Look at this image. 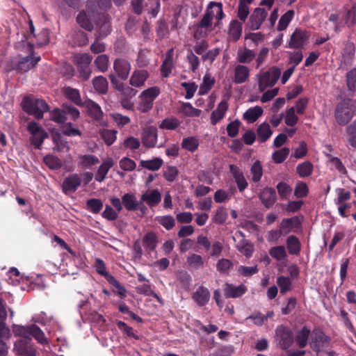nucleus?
Returning <instances> with one entry per match:
<instances>
[{
    "label": "nucleus",
    "mask_w": 356,
    "mask_h": 356,
    "mask_svg": "<svg viewBox=\"0 0 356 356\" xmlns=\"http://www.w3.org/2000/svg\"><path fill=\"white\" fill-rule=\"evenodd\" d=\"M22 104L23 110L38 120L43 118L44 113L50 109L48 104L42 99L25 97Z\"/></svg>",
    "instance_id": "obj_2"
},
{
    "label": "nucleus",
    "mask_w": 356,
    "mask_h": 356,
    "mask_svg": "<svg viewBox=\"0 0 356 356\" xmlns=\"http://www.w3.org/2000/svg\"><path fill=\"white\" fill-rule=\"evenodd\" d=\"M309 35L305 30L296 29L291 35L289 47L293 49L302 48L307 42Z\"/></svg>",
    "instance_id": "obj_10"
},
{
    "label": "nucleus",
    "mask_w": 356,
    "mask_h": 356,
    "mask_svg": "<svg viewBox=\"0 0 356 356\" xmlns=\"http://www.w3.org/2000/svg\"><path fill=\"white\" fill-rule=\"evenodd\" d=\"M147 77L148 73L146 70H135L129 79V83L134 87H140L144 84Z\"/></svg>",
    "instance_id": "obj_25"
},
{
    "label": "nucleus",
    "mask_w": 356,
    "mask_h": 356,
    "mask_svg": "<svg viewBox=\"0 0 356 356\" xmlns=\"http://www.w3.org/2000/svg\"><path fill=\"white\" fill-rule=\"evenodd\" d=\"M82 106L86 107L90 115L96 120H99L103 117V112L101 107L94 101L90 99L86 100Z\"/></svg>",
    "instance_id": "obj_17"
},
{
    "label": "nucleus",
    "mask_w": 356,
    "mask_h": 356,
    "mask_svg": "<svg viewBox=\"0 0 356 356\" xmlns=\"http://www.w3.org/2000/svg\"><path fill=\"white\" fill-rule=\"evenodd\" d=\"M109 58L106 54H101L98 56L95 61L94 64L99 72H105L108 69Z\"/></svg>",
    "instance_id": "obj_46"
},
{
    "label": "nucleus",
    "mask_w": 356,
    "mask_h": 356,
    "mask_svg": "<svg viewBox=\"0 0 356 356\" xmlns=\"http://www.w3.org/2000/svg\"><path fill=\"white\" fill-rule=\"evenodd\" d=\"M229 168L239 191H243L248 187V182L244 177L243 172L235 165H229Z\"/></svg>",
    "instance_id": "obj_14"
},
{
    "label": "nucleus",
    "mask_w": 356,
    "mask_h": 356,
    "mask_svg": "<svg viewBox=\"0 0 356 356\" xmlns=\"http://www.w3.org/2000/svg\"><path fill=\"white\" fill-rule=\"evenodd\" d=\"M277 284L280 289V293H286L291 290V280L289 277L285 276H280L277 278Z\"/></svg>",
    "instance_id": "obj_57"
},
{
    "label": "nucleus",
    "mask_w": 356,
    "mask_h": 356,
    "mask_svg": "<svg viewBox=\"0 0 356 356\" xmlns=\"http://www.w3.org/2000/svg\"><path fill=\"white\" fill-rule=\"evenodd\" d=\"M247 291V287L241 284L239 286H235L232 284H225L224 293L227 298H236L242 296Z\"/></svg>",
    "instance_id": "obj_15"
},
{
    "label": "nucleus",
    "mask_w": 356,
    "mask_h": 356,
    "mask_svg": "<svg viewBox=\"0 0 356 356\" xmlns=\"http://www.w3.org/2000/svg\"><path fill=\"white\" fill-rule=\"evenodd\" d=\"M111 117L119 127H122L131 122L128 116L123 115L119 113H111Z\"/></svg>",
    "instance_id": "obj_61"
},
{
    "label": "nucleus",
    "mask_w": 356,
    "mask_h": 356,
    "mask_svg": "<svg viewBox=\"0 0 356 356\" xmlns=\"http://www.w3.org/2000/svg\"><path fill=\"white\" fill-rule=\"evenodd\" d=\"M262 108L257 106L248 109L243 114V118L250 122H254L262 115Z\"/></svg>",
    "instance_id": "obj_35"
},
{
    "label": "nucleus",
    "mask_w": 356,
    "mask_h": 356,
    "mask_svg": "<svg viewBox=\"0 0 356 356\" xmlns=\"http://www.w3.org/2000/svg\"><path fill=\"white\" fill-rule=\"evenodd\" d=\"M348 142L351 146L356 148V120L346 128Z\"/></svg>",
    "instance_id": "obj_60"
},
{
    "label": "nucleus",
    "mask_w": 356,
    "mask_h": 356,
    "mask_svg": "<svg viewBox=\"0 0 356 356\" xmlns=\"http://www.w3.org/2000/svg\"><path fill=\"white\" fill-rule=\"evenodd\" d=\"M310 330L304 327L301 330L298 332L296 341L300 348H304L307 346L308 337Z\"/></svg>",
    "instance_id": "obj_49"
},
{
    "label": "nucleus",
    "mask_w": 356,
    "mask_h": 356,
    "mask_svg": "<svg viewBox=\"0 0 356 356\" xmlns=\"http://www.w3.org/2000/svg\"><path fill=\"white\" fill-rule=\"evenodd\" d=\"M198 146V139L194 136L185 138L183 139L181 143L182 148L191 152H195L197 149Z\"/></svg>",
    "instance_id": "obj_44"
},
{
    "label": "nucleus",
    "mask_w": 356,
    "mask_h": 356,
    "mask_svg": "<svg viewBox=\"0 0 356 356\" xmlns=\"http://www.w3.org/2000/svg\"><path fill=\"white\" fill-rule=\"evenodd\" d=\"M180 111L184 115L192 117H198L201 113V111L200 109L193 108L188 102L182 103Z\"/></svg>",
    "instance_id": "obj_58"
},
{
    "label": "nucleus",
    "mask_w": 356,
    "mask_h": 356,
    "mask_svg": "<svg viewBox=\"0 0 356 356\" xmlns=\"http://www.w3.org/2000/svg\"><path fill=\"white\" fill-rule=\"evenodd\" d=\"M273 134L270 125L264 122L257 128L258 138L261 142L266 141Z\"/></svg>",
    "instance_id": "obj_38"
},
{
    "label": "nucleus",
    "mask_w": 356,
    "mask_h": 356,
    "mask_svg": "<svg viewBox=\"0 0 356 356\" xmlns=\"http://www.w3.org/2000/svg\"><path fill=\"white\" fill-rule=\"evenodd\" d=\"M40 60V56L33 58L30 56L13 60L8 64V70H15L18 74H23L34 67Z\"/></svg>",
    "instance_id": "obj_3"
},
{
    "label": "nucleus",
    "mask_w": 356,
    "mask_h": 356,
    "mask_svg": "<svg viewBox=\"0 0 356 356\" xmlns=\"http://www.w3.org/2000/svg\"><path fill=\"white\" fill-rule=\"evenodd\" d=\"M346 85L349 90L356 91V68H353L346 73Z\"/></svg>",
    "instance_id": "obj_55"
},
{
    "label": "nucleus",
    "mask_w": 356,
    "mask_h": 356,
    "mask_svg": "<svg viewBox=\"0 0 356 356\" xmlns=\"http://www.w3.org/2000/svg\"><path fill=\"white\" fill-rule=\"evenodd\" d=\"M260 199L267 208L272 207L276 201V192L273 188H265L260 195Z\"/></svg>",
    "instance_id": "obj_19"
},
{
    "label": "nucleus",
    "mask_w": 356,
    "mask_h": 356,
    "mask_svg": "<svg viewBox=\"0 0 356 356\" xmlns=\"http://www.w3.org/2000/svg\"><path fill=\"white\" fill-rule=\"evenodd\" d=\"M73 46L83 47L88 43V35L83 31H75L72 37Z\"/></svg>",
    "instance_id": "obj_33"
},
{
    "label": "nucleus",
    "mask_w": 356,
    "mask_h": 356,
    "mask_svg": "<svg viewBox=\"0 0 356 356\" xmlns=\"http://www.w3.org/2000/svg\"><path fill=\"white\" fill-rule=\"evenodd\" d=\"M114 162L111 158H108L104 161L101 165L99 167L96 175L95 180L98 182H102L109 171V170L113 166Z\"/></svg>",
    "instance_id": "obj_23"
},
{
    "label": "nucleus",
    "mask_w": 356,
    "mask_h": 356,
    "mask_svg": "<svg viewBox=\"0 0 356 356\" xmlns=\"http://www.w3.org/2000/svg\"><path fill=\"white\" fill-rule=\"evenodd\" d=\"M140 202L143 204L145 203L149 207H153L156 205V189L151 191L150 193L145 192L141 195Z\"/></svg>",
    "instance_id": "obj_53"
},
{
    "label": "nucleus",
    "mask_w": 356,
    "mask_h": 356,
    "mask_svg": "<svg viewBox=\"0 0 356 356\" xmlns=\"http://www.w3.org/2000/svg\"><path fill=\"white\" fill-rule=\"evenodd\" d=\"M330 341V338L327 336H326L323 332H316L311 344L312 348L314 351L318 353L321 351L323 348L327 347L329 346Z\"/></svg>",
    "instance_id": "obj_16"
},
{
    "label": "nucleus",
    "mask_w": 356,
    "mask_h": 356,
    "mask_svg": "<svg viewBox=\"0 0 356 356\" xmlns=\"http://www.w3.org/2000/svg\"><path fill=\"white\" fill-rule=\"evenodd\" d=\"M250 76V69L243 65H237L234 68V81L240 84L245 83Z\"/></svg>",
    "instance_id": "obj_20"
},
{
    "label": "nucleus",
    "mask_w": 356,
    "mask_h": 356,
    "mask_svg": "<svg viewBox=\"0 0 356 356\" xmlns=\"http://www.w3.org/2000/svg\"><path fill=\"white\" fill-rule=\"evenodd\" d=\"M248 0H240L238 7V17L243 22H245L250 13L248 4Z\"/></svg>",
    "instance_id": "obj_50"
},
{
    "label": "nucleus",
    "mask_w": 356,
    "mask_h": 356,
    "mask_svg": "<svg viewBox=\"0 0 356 356\" xmlns=\"http://www.w3.org/2000/svg\"><path fill=\"white\" fill-rule=\"evenodd\" d=\"M122 203L129 211L139 210L142 214H145L147 211L146 206L138 202L135 194L131 193H125L122 197Z\"/></svg>",
    "instance_id": "obj_7"
},
{
    "label": "nucleus",
    "mask_w": 356,
    "mask_h": 356,
    "mask_svg": "<svg viewBox=\"0 0 356 356\" xmlns=\"http://www.w3.org/2000/svg\"><path fill=\"white\" fill-rule=\"evenodd\" d=\"M95 266L96 271L104 276L108 282H115V277L106 271V264L101 259H96Z\"/></svg>",
    "instance_id": "obj_32"
},
{
    "label": "nucleus",
    "mask_w": 356,
    "mask_h": 356,
    "mask_svg": "<svg viewBox=\"0 0 356 356\" xmlns=\"http://www.w3.org/2000/svg\"><path fill=\"white\" fill-rule=\"evenodd\" d=\"M345 23L348 26H352L355 24L356 22V7L353 6L350 9H348L346 12L344 17Z\"/></svg>",
    "instance_id": "obj_62"
},
{
    "label": "nucleus",
    "mask_w": 356,
    "mask_h": 356,
    "mask_svg": "<svg viewBox=\"0 0 356 356\" xmlns=\"http://www.w3.org/2000/svg\"><path fill=\"white\" fill-rule=\"evenodd\" d=\"M268 12L261 8H257L251 15L248 21V26L251 30H258L263 22L266 19Z\"/></svg>",
    "instance_id": "obj_12"
},
{
    "label": "nucleus",
    "mask_w": 356,
    "mask_h": 356,
    "mask_svg": "<svg viewBox=\"0 0 356 356\" xmlns=\"http://www.w3.org/2000/svg\"><path fill=\"white\" fill-rule=\"evenodd\" d=\"M228 108L227 102L225 100L220 102L217 108L212 112L211 122L212 124H216L220 122L224 117Z\"/></svg>",
    "instance_id": "obj_26"
},
{
    "label": "nucleus",
    "mask_w": 356,
    "mask_h": 356,
    "mask_svg": "<svg viewBox=\"0 0 356 356\" xmlns=\"http://www.w3.org/2000/svg\"><path fill=\"white\" fill-rule=\"evenodd\" d=\"M254 50L246 47L239 48L236 54V60L240 63L248 64L255 58Z\"/></svg>",
    "instance_id": "obj_18"
},
{
    "label": "nucleus",
    "mask_w": 356,
    "mask_h": 356,
    "mask_svg": "<svg viewBox=\"0 0 356 356\" xmlns=\"http://www.w3.org/2000/svg\"><path fill=\"white\" fill-rule=\"evenodd\" d=\"M143 143L145 146L154 147L156 145V127H147L143 134Z\"/></svg>",
    "instance_id": "obj_21"
},
{
    "label": "nucleus",
    "mask_w": 356,
    "mask_h": 356,
    "mask_svg": "<svg viewBox=\"0 0 356 356\" xmlns=\"http://www.w3.org/2000/svg\"><path fill=\"white\" fill-rule=\"evenodd\" d=\"M355 48L353 43H348L346 45L343 53L344 62L349 63L355 56Z\"/></svg>",
    "instance_id": "obj_64"
},
{
    "label": "nucleus",
    "mask_w": 356,
    "mask_h": 356,
    "mask_svg": "<svg viewBox=\"0 0 356 356\" xmlns=\"http://www.w3.org/2000/svg\"><path fill=\"white\" fill-rule=\"evenodd\" d=\"M111 17L108 14H102L97 19L96 24L98 27L97 31V39H102L111 32Z\"/></svg>",
    "instance_id": "obj_9"
},
{
    "label": "nucleus",
    "mask_w": 356,
    "mask_h": 356,
    "mask_svg": "<svg viewBox=\"0 0 356 356\" xmlns=\"http://www.w3.org/2000/svg\"><path fill=\"white\" fill-rule=\"evenodd\" d=\"M186 263L191 268L197 270L203 266L204 260L200 255L193 253L187 257Z\"/></svg>",
    "instance_id": "obj_40"
},
{
    "label": "nucleus",
    "mask_w": 356,
    "mask_h": 356,
    "mask_svg": "<svg viewBox=\"0 0 356 356\" xmlns=\"http://www.w3.org/2000/svg\"><path fill=\"white\" fill-rule=\"evenodd\" d=\"M143 245L148 252L153 251L156 248V234L149 232L143 238Z\"/></svg>",
    "instance_id": "obj_42"
},
{
    "label": "nucleus",
    "mask_w": 356,
    "mask_h": 356,
    "mask_svg": "<svg viewBox=\"0 0 356 356\" xmlns=\"http://www.w3.org/2000/svg\"><path fill=\"white\" fill-rule=\"evenodd\" d=\"M250 174L252 175V180L254 183H257L261 180L263 175V169L261 162L256 161L250 168Z\"/></svg>",
    "instance_id": "obj_47"
},
{
    "label": "nucleus",
    "mask_w": 356,
    "mask_h": 356,
    "mask_svg": "<svg viewBox=\"0 0 356 356\" xmlns=\"http://www.w3.org/2000/svg\"><path fill=\"white\" fill-rule=\"evenodd\" d=\"M79 163L84 168H89L99 162V159L92 154H83L79 156Z\"/></svg>",
    "instance_id": "obj_43"
},
{
    "label": "nucleus",
    "mask_w": 356,
    "mask_h": 356,
    "mask_svg": "<svg viewBox=\"0 0 356 356\" xmlns=\"http://www.w3.org/2000/svg\"><path fill=\"white\" fill-rule=\"evenodd\" d=\"M296 170L301 177H309L312 173L313 165L310 162L305 161L298 164Z\"/></svg>",
    "instance_id": "obj_52"
},
{
    "label": "nucleus",
    "mask_w": 356,
    "mask_h": 356,
    "mask_svg": "<svg viewBox=\"0 0 356 356\" xmlns=\"http://www.w3.org/2000/svg\"><path fill=\"white\" fill-rule=\"evenodd\" d=\"M43 162L49 168L54 170H59L63 165L62 161L58 157L51 154L44 156Z\"/></svg>",
    "instance_id": "obj_36"
},
{
    "label": "nucleus",
    "mask_w": 356,
    "mask_h": 356,
    "mask_svg": "<svg viewBox=\"0 0 356 356\" xmlns=\"http://www.w3.org/2000/svg\"><path fill=\"white\" fill-rule=\"evenodd\" d=\"M275 333L276 340L282 349L286 350L292 345L294 336L289 328L283 325L278 326L276 328Z\"/></svg>",
    "instance_id": "obj_6"
},
{
    "label": "nucleus",
    "mask_w": 356,
    "mask_h": 356,
    "mask_svg": "<svg viewBox=\"0 0 356 356\" xmlns=\"http://www.w3.org/2000/svg\"><path fill=\"white\" fill-rule=\"evenodd\" d=\"M286 247L289 253L292 255H298L301 250V244L299 239L294 235H291L286 238Z\"/></svg>",
    "instance_id": "obj_28"
},
{
    "label": "nucleus",
    "mask_w": 356,
    "mask_h": 356,
    "mask_svg": "<svg viewBox=\"0 0 356 356\" xmlns=\"http://www.w3.org/2000/svg\"><path fill=\"white\" fill-rule=\"evenodd\" d=\"M113 69L121 79L126 80L131 70V65L127 60L119 58L114 60Z\"/></svg>",
    "instance_id": "obj_13"
},
{
    "label": "nucleus",
    "mask_w": 356,
    "mask_h": 356,
    "mask_svg": "<svg viewBox=\"0 0 356 356\" xmlns=\"http://www.w3.org/2000/svg\"><path fill=\"white\" fill-rule=\"evenodd\" d=\"M243 24L238 20H232L229 24V37L234 42L237 41L242 33Z\"/></svg>",
    "instance_id": "obj_29"
},
{
    "label": "nucleus",
    "mask_w": 356,
    "mask_h": 356,
    "mask_svg": "<svg viewBox=\"0 0 356 356\" xmlns=\"http://www.w3.org/2000/svg\"><path fill=\"white\" fill-rule=\"evenodd\" d=\"M117 133V131L113 129H103L100 132V136L104 143L110 146L115 141Z\"/></svg>",
    "instance_id": "obj_51"
},
{
    "label": "nucleus",
    "mask_w": 356,
    "mask_h": 356,
    "mask_svg": "<svg viewBox=\"0 0 356 356\" xmlns=\"http://www.w3.org/2000/svg\"><path fill=\"white\" fill-rule=\"evenodd\" d=\"M81 184L79 175L74 173L65 177L62 184V189L65 194L75 192Z\"/></svg>",
    "instance_id": "obj_11"
},
{
    "label": "nucleus",
    "mask_w": 356,
    "mask_h": 356,
    "mask_svg": "<svg viewBox=\"0 0 356 356\" xmlns=\"http://www.w3.org/2000/svg\"><path fill=\"white\" fill-rule=\"evenodd\" d=\"M104 207L100 199L92 198L86 202V209L93 213H98Z\"/></svg>",
    "instance_id": "obj_48"
},
{
    "label": "nucleus",
    "mask_w": 356,
    "mask_h": 356,
    "mask_svg": "<svg viewBox=\"0 0 356 356\" xmlns=\"http://www.w3.org/2000/svg\"><path fill=\"white\" fill-rule=\"evenodd\" d=\"M270 255L277 261H282L286 258L287 254L284 246L277 245L273 247L269 250Z\"/></svg>",
    "instance_id": "obj_45"
},
{
    "label": "nucleus",
    "mask_w": 356,
    "mask_h": 356,
    "mask_svg": "<svg viewBox=\"0 0 356 356\" xmlns=\"http://www.w3.org/2000/svg\"><path fill=\"white\" fill-rule=\"evenodd\" d=\"M281 75V70L277 67H272L262 73L259 78V89L264 92L268 87L274 86Z\"/></svg>",
    "instance_id": "obj_5"
},
{
    "label": "nucleus",
    "mask_w": 356,
    "mask_h": 356,
    "mask_svg": "<svg viewBox=\"0 0 356 356\" xmlns=\"http://www.w3.org/2000/svg\"><path fill=\"white\" fill-rule=\"evenodd\" d=\"M15 353L19 356H36L38 350L31 337L21 338L14 344Z\"/></svg>",
    "instance_id": "obj_4"
},
{
    "label": "nucleus",
    "mask_w": 356,
    "mask_h": 356,
    "mask_svg": "<svg viewBox=\"0 0 356 356\" xmlns=\"http://www.w3.org/2000/svg\"><path fill=\"white\" fill-rule=\"evenodd\" d=\"M92 56L88 53L76 54L73 56L72 61L77 68L90 66Z\"/></svg>",
    "instance_id": "obj_30"
},
{
    "label": "nucleus",
    "mask_w": 356,
    "mask_h": 356,
    "mask_svg": "<svg viewBox=\"0 0 356 356\" xmlns=\"http://www.w3.org/2000/svg\"><path fill=\"white\" fill-rule=\"evenodd\" d=\"M76 22L81 27L88 31L93 30V24L89 19L85 11H81L76 17Z\"/></svg>",
    "instance_id": "obj_41"
},
{
    "label": "nucleus",
    "mask_w": 356,
    "mask_h": 356,
    "mask_svg": "<svg viewBox=\"0 0 356 356\" xmlns=\"http://www.w3.org/2000/svg\"><path fill=\"white\" fill-rule=\"evenodd\" d=\"M63 93L66 98L72 101L79 106H82L83 102L81 100L79 90L76 88L67 86L63 88Z\"/></svg>",
    "instance_id": "obj_27"
},
{
    "label": "nucleus",
    "mask_w": 356,
    "mask_h": 356,
    "mask_svg": "<svg viewBox=\"0 0 356 356\" xmlns=\"http://www.w3.org/2000/svg\"><path fill=\"white\" fill-rule=\"evenodd\" d=\"M193 298L199 306H204L210 299V292L207 288L200 286L193 293Z\"/></svg>",
    "instance_id": "obj_24"
},
{
    "label": "nucleus",
    "mask_w": 356,
    "mask_h": 356,
    "mask_svg": "<svg viewBox=\"0 0 356 356\" xmlns=\"http://www.w3.org/2000/svg\"><path fill=\"white\" fill-rule=\"evenodd\" d=\"M156 98V86L151 87L144 90L140 95L139 110L143 113L148 112L153 106V102Z\"/></svg>",
    "instance_id": "obj_8"
},
{
    "label": "nucleus",
    "mask_w": 356,
    "mask_h": 356,
    "mask_svg": "<svg viewBox=\"0 0 356 356\" xmlns=\"http://www.w3.org/2000/svg\"><path fill=\"white\" fill-rule=\"evenodd\" d=\"M62 132L67 136H81V131L72 122L66 123L62 128Z\"/></svg>",
    "instance_id": "obj_54"
},
{
    "label": "nucleus",
    "mask_w": 356,
    "mask_h": 356,
    "mask_svg": "<svg viewBox=\"0 0 356 356\" xmlns=\"http://www.w3.org/2000/svg\"><path fill=\"white\" fill-rule=\"evenodd\" d=\"M49 119L57 124H65L67 120V115L64 108H56L50 111Z\"/></svg>",
    "instance_id": "obj_34"
},
{
    "label": "nucleus",
    "mask_w": 356,
    "mask_h": 356,
    "mask_svg": "<svg viewBox=\"0 0 356 356\" xmlns=\"http://www.w3.org/2000/svg\"><path fill=\"white\" fill-rule=\"evenodd\" d=\"M179 171L175 166H167L163 168V177L170 182L173 181L178 175Z\"/></svg>",
    "instance_id": "obj_63"
},
{
    "label": "nucleus",
    "mask_w": 356,
    "mask_h": 356,
    "mask_svg": "<svg viewBox=\"0 0 356 356\" xmlns=\"http://www.w3.org/2000/svg\"><path fill=\"white\" fill-rule=\"evenodd\" d=\"M92 85L99 94H106L108 91V84L106 79L103 76H97L92 80Z\"/></svg>",
    "instance_id": "obj_31"
},
{
    "label": "nucleus",
    "mask_w": 356,
    "mask_h": 356,
    "mask_svg": "<svg viewBox=\"0 0 356 356\" xmlns=\"http://www.w3.org/2000/svg\"><path fill=\"white\" fill-rule=\"evenodd\" d=\"M30 337H33L40 344L47 343V340L43 331L35 324L31 325Z\"/></svg>",
    "instance_id": "obj_37"
},
{
    "label": "nucleus",
    "mask_w": 356,
    "mask_h": 356,
    "mask_svg": "<svg viewBox=\"0 0 356 356\" xmlns=\"http://www.w3.org/2000/svg\"><path fill=\"white\" fill-rule=\"evenodd\" d=\"M294 14L295 13L293 10H289L282 15L277 24V30L280 31L285 30L293 19Z\"/></svg>",
    "instance_id": "obj_39"
},
{
    "label": "nucleus",
    "mask_w": 356,
    "mask_h": 356,
    "mask_svg": "<svg viewBox=\"0 0 356 356\" xmlns=\"http://www.w3.org/2000/svg\"><path fill=\"white\" fill-rule=\"evenodd\" d=\"M173 49H170L165 55V59L161 67V74L163 77H168L172 72L173 67Z\"/></svg>",
    "instance_id": "obj_22"
},
{
    "label": "nucleus",
    "mask_w": 356,
    "mask_h": 356,
    "mask_svg": "<svg viewBox=\"0 0 356 356\" xmlns=\"http://www.w3.org/2000/svg\"><path fill=\"white\" fill-rule=\"evenodd\" d=\"M209 8H213V10H215V19L218 21L216 26H218L219 22L222 20L225 16L222 10V3L211 1L209 3Z\"/></svg>",
    "instance_id": "obj_56"
},
{
    "label": "nucleus",
    "mask_w": 356,
    "mask_h": 356,
    "mask_svg": "<svg viewBox=\"0 0 356 356\" xmlns=\"http://www.w3.org/2000/svg\"><path fill=\"white\" fill-rule=\"evenodd\" d=\"M31 325L23 326L19 325H13V332L15 336L22 337V338L30 337Z\"/></svg>",
    "instance_id": "obj_59"
},
{
    "label": "nucleus",
    "mask_w": 356,
    "mask_h": 356,
    "mask_svg": "<svg viewBox=\"0 0 356 356\" xmlns=\"http://www.w3.org/2000/svg\"><path fill=\"white\" fill-rule=\"evenodd\" d=\"M356 102L346 98L339 102L335 108L334 118L339 125H346L354 116Z\"/></svg>",
    "instance_id": "obj_1"
}]
</instances>
